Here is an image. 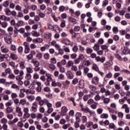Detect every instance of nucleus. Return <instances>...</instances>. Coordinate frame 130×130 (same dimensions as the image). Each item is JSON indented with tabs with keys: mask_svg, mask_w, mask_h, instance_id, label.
Instances as JSON below:
<instances>
[{
	"mask_svg": "<svg viewBox=\"0 0 130 130\" xmlns=\"http://www.w3.org/2000/svg\"><path fill=\"white\" fill-rule=\"evenodd\" d=\"M23 111L24 112L23 118H24L25 119H26V118H29L30 117V113H29V108H23Z\"/></svg>",
	"mask_w": 130,
	"mask_h": 130,
	"instance_id": "obj_1",
	"label": "nucleus"
},
{
	"mask_svg": "<svg viewBox=\"0 0 130 130\" xmlns=\"http://www.w3.org/2000/svg\"><path fill=\"white\" fill-rule=\"evenodd\" d=\"M38 109V103L37 102H35L31 105L30 111L34 113L37 112Z\"/></svg>",
	"mask_w": 130,
	"mask_h": 130,
	"instance_id": "obj_2",
	"label": "nucleus"
},
{
	"mask_svg": "<svg viewBox=\"0 0 130 130\" xmlns=\"http://www.w3.org/2000/svg\"><path fill=\"white\" fill-rule=\"evenodd\" d=\"M89 88L90 89V92L92 95H95V94L97 93V91H96V90H97V86H95L93 85H90Z\"/></svg>",
	"mask_w": 130,
	"mask_h": 130,
	"instance_id": "obj_3",
	"label": "nucleus"
},
{
	"mask_svg": "<svg viewBox=\"0 0 130 130\" xmlns=\"http://www.w3.org/2000/svg\"><path fill=\"white\" fill-rule=\"evenodd\" d=\"M91 84L94 86L99 85V77L95 76L91 79Z\"/></svg>",
	"mask_w": 130,
	"mask_h": 130,
	"instance_id": "obj_4",
	"label": "nucleus"
},
{
	"mask_svg": "<svg viewBox=\"0 0 130 130\" xmlns=\"http://www.w3.org/2000/svg\"><path fill=\"white\" fill-rule=\"evenodd\" d=\"M4 40L8 43V44H11L12 43V41H13V39H12V37L9 35H6L4 37Z\"/></svg>",
	"mask_w": 130,
	"mask_h": 130,
	"instance_id": "obj_5",
	"label": "nucleus"
},
{
	"mask_svg": "<svg viewBox=\"0 0 130 130\" xmlns=\"http://www.w3.org/2000/svg\"><path fill=\"white\" fill-rule=\"evenodd\" d=\"M15 110L17 113H18V116L21 117L23 116V112H22V109L20 107L16 106Z\"/></svg>",
	"mask_w": 130,
	"mask_h": 130,
	"instance_id": "obj_6",
	"label": "nucleus"
},
{
	"mask_svg": "<svg viewBox=\"0 0 130 130\" xmlns=\"http://www.w3.org/2000/svg\"><path fill=\"white\" fill-rule=\"evenodd\" d=\"M23 76H24V71L23 70H20L19 75L16 77V80L17 81H21V80H23Z\"/></svg>",
	"mask_w": 130,
	"mask_h": 130,
	"instance_id": "obj_7",
	"label": "nucleus"
},
{
	"mask_svg": "<svg viewBox=\"0 0 130 130\" xmlns=\"http://www.w3.org/2000/svg\"><path fill=\"white\" fill-rule=\"evenodd\" d=\"M105 59H106L105 57L102 56V57H100V56H96V57H95V59L96 61H97L98 62L100 61L102 63H103V62H104Z\"/></svg>",
	"mask_w": 130,
	"mask_h": 130,
	"instance_id": "obj_8",
	"label": "nucleus"
},
{
	"mask_svg": "<svg viewBox=\"0 0 130 130\" xmlns=\"http://www.w3.org/2000/svg\"><path fill=\"white\" fill-rule=\"evenodd\" d=\"M68 111H69V109H68L67 107L62 106L61 108V113H62V114L66 115V114H67L68 113Z\"/></svg>",
	"mask_w": 130,
	"mask_h": 130,
	"instance_id": "obj_9",
	"label": "nucleus"
},
{
	"mask_svg": "<svg viewBox=\"0 0 130 130\" xmlns=\"http://www.w3.org/2000/svg\"><path fill=\"white\" fill-rule=\"evenodd\" d=\"M37 85L38 86V87L36 88V90L37 91V92H41V91L42 90V83L41 82H37Z\"/></svg>",
	"mask_w": 130,
	"mask_h": 130,
	"instance_id": "obj_10",
	"label": "nucleus"
},
{
	"mask_svg": "<svg viewBox=\"0 0 130 130\" xmlns=\"http://www.w3.org/2000/svg\"><path fill=\"white\" fill-rule=\"evenodd\" d=\"M81 117H82V113L80 112H77L75 114V118L76 121L80 122L81 121Z\"/></svg>",
	"mask_w": 130,
	"mask_h": 130,
	"instance_id": "obj_11",
	"label": "nucleus"
},
{
	"mask_svg": "<svg viewBox=\"0 0 130 130\" xmlns=\"http://www.w3.org/2000/svg\"><path fill=\"white\" fill-rule=\"evenodd\" d=\"M1 50L3 53L7 54L10 51L9 48L5 47V46H2L1 47Z\"/></svg>",
	"mask_w": 130,
	"mask_h": 130,
	"instance_id": "obj_12",
	"label": "nucleus"
},
{
	"mask_svg": "<svg viewBox=\"0 0 130 130\" xmlns=\"http://www.w3.org/2000/svg\"><path fill=\"white\" fill-rule=\"evenodd\" d=\"M122 108L123 109H125V112L126 113H129L130 108L128 107V105L127 104H125L122 106Z\"/></svg>",
	"mask_w": 130,
	"mask_h": 130,
	"instance_id": "obj_13",
	"label": "nucleus"
},
{
	"mask_svg": "<svg viewBox=\"0 0 130 130\" xmlns=\"http://www.w3.org/2000/svg\"><path fill=\"white\" fill-rule=\"evenodd\" d=\"M69 8L68 6L64 7L63 6H60L59 7V12H64L65 11H69Z\"/></svg>",
	"mask_w": 130,
	"mask_h": 130,
	"instance_id": "obj_14",
	"label": "nucleus"
},
{
	"mask_svg": "<svg viewBox=\"0 0 130 130\" xmlns=\"http://www.w3.org/2000/svg\"><path fill=\"white\" fill-rule=\"evenodd\" d=\"M31 63L34 64V67H39L40 66V63L36 59L34 58L31 59Z\"/></svg>",
	"mask_w": 130,
	"mask_h": 130,
	"instance_id": "obj_15",
	"label": "nucleus"
},
{
	"mask_svg": "<svg viewBox=\"0 0 130 130\" xmlns=\"http://www.w3.org/2000/svg\"><path fill=\"white\" fill-rule=\"evenodd\" d=\"M83 112H85V113H90V114H93V111H92L91 110L89 109L88 107H86L84 108V109H82V111Z\"/></svg>",
	"mask_w": 130,
	"mask_h": 130,
	"instance_id": "obj_16",
	"label": "nucleus"
},
{
	"mask_svg": "<svg viewBox=\"0 0 130 130\" xmlns=\"http://www.w3.org/2000/svg\"><path fill=\"white\" fill-rule=\"evenodd\" d=\"M67 78L69 79V80H72L74 79V75L72 73V71H68L67 73Z\"/></svg>",
	"mask_w": 130,
	"mask_h": 130,
	"instance_id": "obj_17",
	"label": "nucleus"
},
{
	"mask_svg": "<svg viewBox=\"0 0 130 130\" xmlns=\"http://www.w3.org/2000/svg\"><path fill=\"white\" fill-rule=\"evenodd\" d=\"M46 77H47V78L46 79L47 82H50L53 81V80L52 79V78L51 77V75H50L49 73H46Z\"/></svg>",
	"mask_w": 130,
	"mask_h": 130,
	"instance_id": "obj_18",
	"label": "nucleus"
},
{
	"mask_svg": "<svg viewBox=\"0 0 130 130\" xmlns=\"http://www.w3.org/2000/svg\"><path fill=\"white\" fill-rule=\"evenodd\" d=\"M62 44H65L66 45H70L71 42L69 40V39H63L62 40Z\"/></svg>",
	"mask_w": 130,
	"mask_h": 130,
	"instance_id": "obj_19",
	"label": "nucleus"
},
{
	"mask_svg": "<svg viewBox=\"0 0 130 130\" xmlns=\"http://www.w3.org/2000/svg\"><path fill=\"white\" fill-rule=\"evenodd\" d=\"M10 57L13 60H17L18 59V55L14 53H10Z\"/></svg>",
	"mask_w": 130,
	"mask_h": 130,
	"instance_id": "obj_20",
	"label": "nucleus"
},
{
	"mask_svg": "<svg viewBox=\"0 0 130 130\" xmlns=\"http://www.w3.org/2000/svg\"><path fill=\"white\" fill-rule=\"evenodd\" d=\"M45 13L47 14V15H50L52 13V9L50 7H47L46 9L45 10Z\"/></svg>",
	"mask_w": 130,
	"mask_h": 130,
	"instance_id": "obj_21",
	"label": "nucleus"
},
{
	"mask_svg": "<svg viewBox=\"0 0 130 130\" xmlns=\"http://www.w3.org/2000/svg\"><path fill=\"white\" fill-rule=\"evenodd\" d=\"M74 61L69 60L66 64V68H72L74 66Z\"/></svg>",
	"mask_w": 130,
	"mask_h": 130,
	"instance_id": "obj_22",
	"label": "nucleus"
},
{
	"mask_svg": "<svg viewBox=\"0 0 130 130\" xmlns=\"http://www.w3.org/2000/svg\"><path fill=\"white\" fill-rule=\"evenodd\" d=\"M100 117L103 119H107L109 117V115L107 113H103L101 115Z\"/></svg>",
	"mask_w": 130,
	"mask_h": 130,
	"instance_id": "obj_23",
	"label": "nucleus"
},
{
	"mask_svg": "<svg viewBox=\"0 0 130 130\" xmlns=\"http://www.w3.org/2000/svg\"><path fill=\"white\" fill-rule=\"evenodd\" d=\"M0 122L3 125L7 124L8 123V119L6 118H3L0 120Z\"/></svg>",
	"mask_w": 130,
	"mask_h": 130,
	"instance_id": "obj_24",
	"label": "nucleus"
},
{
	"mask_svg": "<svg viewBox=\"0 0 130 130\" xmlns=\"http://www.w3.org/2000/svg\"><path fill=\"white\" fill-rule=\"evenodd\" d=\"M19 67L21 70H25V69H26V66H25V61L20 62Z\"/></svg>",
	"mask_w": 130,
	"mask_h": 130,
	"instance_id": "obj_25",
	"label": "nucleus"
},
{
	"mask_svg": "<svg viewBox=\"0 0 130 130\" xmlns=\"http://www.w3.org/2000/svg\"><path fill=\"white\" fill-rule=\"evenodd\" d=\"M13 111H14V110L13 109V108H11L10 107H7L6 113L7 114H10V113H12Z\"/></svg>",
	"mask_w": 130,
	"mask_h": 130,
	"instance_id": "obj_26",
	"label": "nucleus"
},
{
	"mask_svg": "<svg viewBox=\"0 0 130 130\" xmlns=\"http://www.w3.org/2000/svg\"><path fill=\"white\" fill-rule=\"evenodd\" d=\"M47 101V99H46L42 100V101H40V102H39V105H40V106H43V105H44V103L45 104H46Z\"/></svg>",
	"mask_w": 130,
	"mask_h": 130,
	"instance_id": "obj_27",
	"label": "nucleus"
},
{
	"mask_svg": "<svg viewBox=\"0 0 130 130\" xmlns=\"http://www.w3.org/2000/svg\"><path fill=\"white\" fill-rule=\"evenodd\" d=\"M26 98L30 101V102H32V101L35 100V96H34V95H27L26 96Z\"/></svg>",
	"mask_w": 130,
	"mask_h": 130,
	"instance_id": "obj_28",
	"label": "nucleus"
},
{
	"mask_svg": "<svg viewBox=\"0 0 130 130\" xmlns=\"http://www.w3.org/2000/svg\"><path fill=\"white\" fill-rule=\"evenodd\" d=\"M7 35V34H6V30H4L2 28H0V36L1 37H4Z\"/></svg>",
	"mask_w": 130,
	"mask_h": 130,
	"instance_id": "obj_29",
	"label": "nucleus"
},
{
	"mask_svg": "<svg viewBox=\"0 0 130 130\" xmlns=\"http://www.w3.org/2000/svg\"><path fill=\"white\" fill-rule=\"evenodd\" d=\"M12 3V0H8L4 2L3 3V6L5 8H7V7H9V5H10V3Z\"/></svg>",
	"mask_w": 130,
	"mask_h": 130,
	"instance_id": "obj_30",
	"label": "nucleus"
},
{
	"mask_svg": "<svg viewBox=\"0 0 130 130\" xmlns=\"http://www.w3.org/2000/svg\"><path fill=\"white\" fill-rule=\"evenodd\" d=\"M78 58H79L80 60H86V55L83 54H80L78 56Z\"/></svg>",
	"mask_w": 130,
	"mask_h": 130,
	"instance_id": "obj_31",
	"label": "nucleus"
},
{
	"mask_svg": "<svg viewBox=\"0 0 130 130\" xmlns=\"http://www.w3.org/2000/svg\"><path fill=\"white\" fill-rule=\"evenodd\" d=\"M111 78H112V73L111 72H109L105 75L104 79L105 80V79H111Z\"/></svg>",
	"mask_w": 130,
	"mask_h": 130,
	"instance_id": "obj_32",
	"label": "nucleus"
},
{
	"mask_svg": "<svg viewBox=\"0 0 130 130\" xmlns=\"http://www.w3.org/2000/svg\"><path fill=\"white\" fill-rule=\"evenodd\" d=\"M130 50L127 48H124L122 50V53L123 54H128Z\"/></svg>",
	"mask_w": 130,
	"mask_h": 130,
	"instance_id": "obj_33",
	"label": "nucleus"
},
{
	"mask_svg": "<svg viewBox=\"0 0 130 130\" xmlns=\"http://www.w3.org/2000/svg\"><path fill=\"white\" fill-rule=\"evenodd\" d=\"M11 88L12 89H16V90H20V86H19V85L15 83L12 84Z\"/></svg>",
	"mask_w": 130,
	"mask_h": 130,
	"instance_id": "obj_34",
	"label": "nucleus"
},
{
	"mask_svg": "<svg viewBox=\"0 0 130 130\" xmlns=\"http://www.w3.org/2000/svg\"><path fill=\"white\" fill-rule=\"evenodd\" d=\"M100 49V46H99V44H95L93 46V50L94 51H98Z\"/></svg>",
	"mask_w": 130,
	"mask_h": 130,
	"instance_id": "obj_35",
	"label": "nucleus"
},
{
	"mask_svg": "<svg viewBox=\"0 0 130 130\" xmlns=\"http://www.w3.org/2000/svg\"><path fill=\"white\" fill-rule=\"evenodd\" d=\"M31 35L32 36H34L35 37H38L40 36V34L36 31H32L31 32Z\"/></svg>",
	"mask_w": 130,
	"mask_h": 130,
	"instance_id": "obj_36",
	"label": "nucleus"
},
{
	"mask_svg": "<svg viewBox=\"0 0 130 130\" xmlns=\"http://www.w3.org/2000/svg\"><path fill=\"white\" fill-rule=\"evenodd\" d=\"M93 103H94L95 104H98V103L95 102L94 101V100L92 99L88 100V101H87V104H88V105H91V104H93Z\"/></svg>",
	"mask_w": 130,
	"mask_h": 130,
	"instance_id": "obj_37",
	"label": "nucleus"
},
{
	"mask_svg": "<svg viewBox=\"0 0 130 130\" xmlns=\"http://www.w3.org/2000/svg\"><path fill=\"white\" fill-rule=\"evenodd\" d=\"M9 66H11L13 69H16V63L13 61H11L9 63Z\"/></svg>",
	"mask_w": 130,
	"mask_h": 130,
	"instance_id": "obj_38",
	"label": "nucleus"
},
{
	"mask_svg": "<svg viewBox=\"0 0 130 130\" xmlns=\"http://www.w3.org/2000/svg\"><path fill=\"white\" fill-rule=\"evenodd\" d=\"M8 25H9V24L8 22H7V21H3L1 23L2 28H7L8 27Z\"/></svg>",
	"mask_w": 130,
	"mask_h": 130,
	"instance_id": "obj_39",
	"label": "nucleus"
},
{
	"mask_svg": "<svg viewBox=\"0 0 130 130\" xmlns=\"http://www.w3.org/2000/svg\"><path fill=\"white\" fill-rule=\"evenodd\" d=\"M26 72L27 74H33V69L31 67L26 68Z\"/></svg>",
	"mask_w": 130,
	"mask_h": 130,
	"instance_id": "obj_40",
	"label": "nucleus"
},
{
	"mask_svg": "<svg viewBox=\"0 0 130 130\" xmlns=\"http://www.w3.org/2000/svg\"><path fill=\"white\" fill-rule=\"evenodd\" d=\"M33 42H39V43H42V42H43V40L42 38H38L36 40H34Z\"/></svg>",
	"mask_w": 130,
	"mask_h": 130,
	"instance_id": "obj_41",
	"label": "nucleus"
},
{
	"mask_svg": "<svg viewBox=\"0 0 130 130\" xmlns=\"http://www.w3.org/2000/svg\"><path fill=\"white\" fill-rule=\"evenodd\" d=\"M71 126V124H70V123L64 124L62 126V128L63 129H68V128H69V126Z\"/></svg>",
	"mask_w": 130,
	"mask_h": 130,
	"instance_id": "obj_42",
	"label": "nucleus"
},
{
	"mask_svg": "<svg viewBox=\"0 0 130 130\" xmlns=\"http://www.w3.org/2000/svg\"><path fill=\"white\" fill-rule=\"evenodd\" d=\"M5 12L6 14L7 15V16H11V15H12V12L9 9H5Z\"/></svg>",
	"mask_w": 130,
	"mask_h": 130,
	"instance_id": "obj_43",
	"label": "nucleus"
},
{
	"mask_svg": "<svg viewBox=\"0 0 130 130\" xmlns=\"http://www.w3.org/2000/svg\"><path fill=\"white\" fill-rule=\"evenodd\" d=\"M36 57L38 59H42L43 57L42 53L40 52L38 53L36 55Z\"/></svg>",
	"mask_w": 130,
	"mask_h": 130,
	"instance_id": "obj_44",
	"label": "nucleus"
},
{
	"mask_svg": "<svg viewBox=\"0 0 130 130\" xmlns=\"http://www.w3.org/2000/svg\"><path fill=\"white\" fill-rule=\"evenodd\" d=\"M86 50L87 54H91L93 52V49L89 47H87Z\"/></svg>",
	"mask_w": 130,
	"mask_h": 130,
	"instance_id": "obj_45",
	"label": "nucleus"
},
{
	"mask_svg": "<svg viewBox=\"0 0 130 130\" xmlns=\"http://www.w3.org/2000/svg\"><path fill=\"white\" fill-rule=\"evenodd\" d=\"M102 50H107L108 51V46L106 45H103L101 46Z\"/></svg>",
	"mask_w": 130,
	"mask_h": 130,
	"instance_id": "obj_46",
	"label": "nucleus"
},
{
	"mask_svg": "<svg viewBox=\"0 0 130 130\" xmlns=\"http://www.w3.org/2000/svg\"><path fill=\"white\" fill-rule=\"evenodd\" d=\"M31 78H32V76L30 73H27L26 74V76L25 77V79H26V80L29 81V80H31Z\"/></svg>",
	"mask_w": 130,
	"mask_h": 130,
	"instance_id": "obj_47",
	"label": "nucleus"
},
{
	"mask_svg": "<svg viewBox=\"0 0 130 130\" xmlns=\"http://www.w3.org/2000/svg\"><path fill=\"white\" fill-rule=\"evenodd\" d=\"M69 20L70 22H72V23H73V24H77V23H78V20L73 17H70Z\"/></svg>",
	"mask_w": 130,
	"mask_h": 130,
	"instance_id": "obj_48",
	"label": "nucleus"
},
{
	"mask_svg": "<svg viewBox=\"0 0 130 130\" xmlns=\"http://www.w3.org/2000/svg\"><path fill=\"white\" fill-rule=\"evenodd\" d=\"M46 104L47 105V107L48 108H52V104L49 103L48 100H47V102H46Z\"/></svg>",
	"mask_w": 130,
	"mask_h": 130,
	"instance_id": "obj_49",
	"label": "nucleus"
},
{
	"mask_svg": "<svg viewBox=\"0 0 130 130\" xmlns=\"http://www.w3.org/2000/svg\"><path fill=\"white\" fill-rule=\"evenodd\" d=\"M71 71H72L73 72H77L78 71V67H77V66H76V65H73L71 67Z\"/></svg>",
	"mask_w": 130,
	"mask_h": 130,
	"instance_id": "obj_50",
	"label": "nucleus"
},
{
	"mask_svg": "<svg viewBox=\"0 0 130 130\" xmlns=\"http://www.w3.org/2000/svg\"><path fill=\"white\" fill-rule=\"evenodd\" d=\"M27 103V100L26 99H21L20 100V104L21 105H25Z\"/></svg>",
	"mask_w": 130,
	"mask_h": 130,
	"instance_id": "obj_51",
	"label": "nucleus"
},
{
	"mask_svg": "<svg viewBox=\"0 0 130 130\" xmlns=\"http://www.w3.org/2000/svg\"><path fill=\"white\" fill-rule=\"evenodd\" d=\"M92 70H94V71H95V72H98L99 70V68H98V66L96 64H93L92 67Z\"/></svg>",
	"mask_w": 130,
	"mask_h": 130,
	"instance_id": "obj_52",
	"label": "nucleus"
},
{
	"mask_svg": "<svg viewBox=\"0 0 130 130\" xmlns=\"http://www.w3.org/2000/svg\"><path fill=\"white\" fill-rule=\"evenodd\" d=\"M53 127L55 129H59L60 128V126L59 125V124L56 123L53 124Z\"/></svg>",
	"mask_w": 130,
	"mask_h": 130,
	"instance_id": "obj_53",
	"label": "nucleus"
},
{
	"mask_svg": "<svg viewBox=\"0 0 130 130\" xmlns=\"http://www.w3.org/2000/svg\"><path fill=\"white\" fill-rule=\"evenodd\" d=\"M66 21L64 20H61V24L60 25L61 28H64L66 27Z\"/></svg>",
	"mask_w": 130,
	"mask_h": 130,
	"instance_id": "obj_54",
	"label": "nucleus"
},
{
	"mask_svg": "<svg viewBox=\"0 0 130 130\" xmlns=\"http://www.w3.org/2000/svg\"><path fill=\"white\" fill-rule=\"evenodd\" d=\"M49 69L52 71L55 70V66L53 64H49Z\"/></svg>",
	"mask_w": 130,
	"mask_h": 130,
	"instance_id": "obj_55",
	"label": "nucleus"
},
{
	"mask_svg": "<svg viewBox=\"0 0 130 130\" xmlns=\"http://www.w3.org/2000/svg\"><path fill=\"white\" fill-rule=\"evenodd\" d=\"M107 5H108V0H104L103 2V4H102V7L103 8H105V7H106V6H107Z\"/></svg>",
	"mask_w": 130,
	"mask_h": 130,
	"instance_id": "obj_56",
	"label": "nucleus"
},
{
	"mask_svg": "<svg viewBox=\"0 0 130 130\" xmlns=\"http://www.w3.org/2000/svg\"><path fill=\"white\" fill-rule=\"evenodd\" d=\"M40 9L41 11H44L46 9V5L45 4H42L40 6Z\"/></svg>",
	"mask_w": 130,
	"mask_h": 130,
	"instance_id": "obj_57",
	"label": "nucleus"
},
{
	"mask_svg": "<svg viewBox=\"0 0 130 130\" xmlns=\"http://www.w3.org/2000/svg\"><path fill=\"white\" fill-rule=\"evenodd\" d=\"M61 102H57L55 103V106L56 108H60L61 107Z\"/></svg>",
	"mask_w": 130,
	"mask_h": 130,
	"instance_id": "obj_58",
	"label": "nucleus"
},
{
	"mask_svg": "<svg viewBox=\"0 0 130 130\" xmlns=\"http://www.w3.org/2000/svg\"><path fill=\"white\" fill-rule=\"evenodd\" d=\"M103 43H104V39H103V38H100L98 40V44H99V45H102V44H103Z\"/></svg>",
	"mask_w": 130,
	"mask_h": 130,
	"instance_id": "obj_59",
	"label": "nucleus"
},
{
	"mask_svg": "<svg viewBox=\"0 0 130 130\" xmlns=\"http://www.w3.org/2000/svg\"><path fill=\"white\" fill-rule=\"evenodd\" d=\"M113 32H114V34H117L118 33V28L116 26H114L113 29Z\"/></svg>",
	"mask_w": 130,
	"mask_h": 130,
	"instance_id": "obj_60",
	"label": "nucleus"
},
{
	"mask_svg": "<svg viewBox=\"0 0 130 130\" xmlns=\"http://www.w3.org/2000/svg\"><path fill=\"white\" fill-rule=\"evenodd\" d=\"M110 102V99L109 98H104V103L105 104H108Z\"/></svg>",
	"mask_w": 130,
	"mask_h": 130,
	"instance_id": "obj_61",
	"label": "nucleus"
},
{
	"mask_svg": "<svg viewBox=\"0 0 130 130\" xmlns=\"http://www.w3.org/2000/svg\"><path fill=\"white\" fill-rule=\"evenodd\" d=\"M50 61L51 63H52V64H54L55 63H56V59L55 58H51L50 59Z\"/></svg>",
	"mask_w": 130,
	"mask_h": 130,
	"instance_id": "obj_62",
	"label": "nucleus"
},
{
	"mask_svg": "<svg viewBox=\"0 0 130 130\" xmlns=\"http://www.w3.org/2000/svg\"><path fill=\"white\" fill-rule=\"evenodd\" d=\"M72 50L75 53L78 52V50H79V48L78 47V46H74L72 49Z\"/></svg>",
	"mask_w": 130,
	"mask_h": 130,
	"instance_id": "obj_63",
	"label": "nucleus"
},
{
	"mask_svg": "<svg viewBox=\"0 0 130 130\" xmlns=\"http://www.w3.org/2000/svg\"><path fill=\"white\" fill-rule=\"evenodd\" d=\"M13 102L10 101V102L6 103L5 104V105H6V107H10V106L13 105Z\"/></svg>",
	"mask_w": 130,
	"mask_h": 130,
	"instance_id": "obj_64",
	"label": "nucleus"
}]
</instances>
